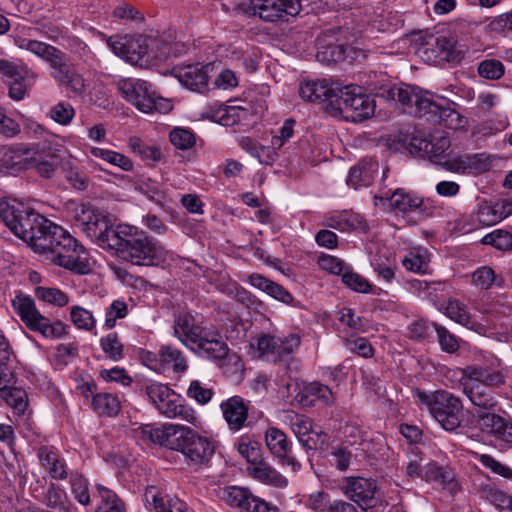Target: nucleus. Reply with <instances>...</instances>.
Segmentation results:
<instances>
[{
	"label": "nucleus",
	"instance_id": "f257e3e1",
	"mask_svg": "<svg viewBox=\"0 0 512 512\" xmlns=\"http://www.w3.org/2000/svg\"><path fill=\"white\" fill-rule=\"evenodd\" d=\"M55 265L85 275L90 272L85 248L61 226L46 219L29 244Z\"/></svg>",
	"mask_w": 512,
	"mask_h": 512
},
{
	"label": "nucleus",
	"instance_id": "f03ea898",
	"mask_svg": "<svg viewBox=\"0 0 512 512\" xmlns=\"http://www.w3.org/2000/svg\"><path fill=\"white\" fill-rule=\"evenodd\" d=\"M142 437L167 449L180 452L189 465H204L214 454L213 442L188 426L166 423L161 426L144 425Z\"/></svg>",
	"mask_w": 512,
	"mask_h": 512
},
{
	"label": "nucleus",
	"instance_id": "7ed1b4c3",
	"mask_svg": "<svg viewBox=\"0 0 512 512\" xmlns=\"http://www.w3.org/2000/svg\"><path fill=\"white\" fill-rule=\"evenodd\" d=\"M110 249L121 259L139 266H159L169 257V251L158 240L129 225H118Z\"/></svg>",
	"mask_w": 512,
	"mask_h": 512
},
{
	"label": "nucleus",
	"instance_id": "20e7f679",
	"mask_svg": "<svg viewBox=\"0 0 512 512\" xmlns=\"http://www.w3.org/2000/svg\"><path fill=\"white\" fill-rule=\"evenodd\" d=\"M500 364V360L493 357L489 364L469 365L463 369V393L474 406L484 411L497 405L491 388L499 387L505 382V377L499 369Z\"/></svg>",
	"mask_w": 512,
	"mask_h": 512
},
{
	"label": "nucleus",
	"instance_id": "39448f33",
	"mask_svg": "<svg viewBox=\"0 0 512 512\" xmlns=\"http://www.w3.org/2000/svg\"><path fill=\"white\" fill-rule=\"evenodd\" d=\"M0 218L14 235L28 244L46 223L44 216L12 198L0 199Z\"/></svg>",
	"mask_w": 512,
	"mask_h": 512
},
{
	"label": "nucleus",
	"instance_id": "423d86ee",
	"mask_svg": "<svg viewBox=\"0 0 512 512\" xmlns=\"http://www.w3.org/2000/svg\"><path fill=\"white\" fill-rule=\"evenodd\" d=\"M73 219L74 225L91 241L102 248H111L118 226L114 228L103 212L89 203H81L75 207Z\"/></svg>",
	"mask_w": 512,
	"mask_h": 512
},
{
	"label": "nucleus",
	"instance_id": "0eeeda50",
	"mask_svg": "<svg viewBox=\"0 0 512 512\" xmlns=\"http://www.w3.org/2000/svg\"><path fill=\"white\" fill-rule=\"evenodd\" d=\"M121 95L143 113L166 114L172 110L169 99L157 94L153 85L145 80L125 78L118 81Z\"/></svg>",
	"mask_w": 512,
	"mask_h": 512
},
{
	"label": "nucleus",
	"instance_id": "6e6552de",
	"mask_svg": "<svg viewBox=\"0 0 512 512\" xmlns=\"http://www.w3.org/2000/svg\"><path fill=\"white\" fill-rule=\"evenodd\" d=\"M374 111L375 101L364 93L362 87L347 85L340 86L338 95L333 100L331 114L357 123L369 119Z\"/></svg>",
	"mask_w": 512,
	"mask_h": 512
},
{
	"label": "nucleus",
	"instance_id": "1a4fd4ad",
	"mask_svg": "<svg viewBox=\"0 0 512 512\" xmlns=\"http://www.w3.org/2000/svg\"><path fill=\"white\" fill-rule=\"evenodd\" d=\"M145 394L155 409L167 418H177L194 423L196 420L193 408L184 404V400L168 385L152 381L145 385Z\"/></svg>",
	"mask_w": 512,
	"mask_h": 512
},
{
	"label": "nucleus",
	"instance_id": "9d476101",
	"mask_svg": "<svg viewBox=\"0 0 512 512\" xmlns=\"http://www.w3.org/2000/svg\"><path fill=\"white\" fill-rule=\"evenodd\" d=\"M417 396L445 430L453 431L460 426L462 404L459 398L447 391H437L433 394L418 392Z\"/></svg>",
	"mask_w": 512,
	"mask_h": 512
},
{
	"label": "nucleus",
	"instance_id": "9b49d317",
	"mask_svg": "<svg viewBox=\"0 0 512 512\" xmlns=\"http://www.w3.org/2000/svg\"><path fill=\"white\" fill-rule=\"evenodd\" d=\"M12 306L29 330L48 339H57L64 334V325L60 321L52 323L42 315L31 297L17 295L12 300Z\"/></svg>",
	"mask_w": 512,
	"mask_h": 512
},
{
	"label": "nucleus",
	"instance_id": "f8f14e48",
	"mask_svg": "<svg viewBox=\"0 0 512 512\" xmlns=\"http://www.w3.org/2000/svg\"><path fill=\"white\" fill-rule=\"evenodd\" d=\"M339 489L344 496L363 511L377 508L383 503L377 480L371 477H344L340 482Z\"/></svg>",
	"mask_w": 512,
	"mask_h": 512
},
{
	"label": "nucleus",
	"instance_id": "ddd939ff",
	"mask_svg": "<svg viewBox=\"0 0 512 512\" xmlns=\"http://www.w3.org/2000/svg\"><path fill=\"white\" fill-rule=\"evenodd\" d=\"M466 49L452 35L431 36L419 49L422 58L429 62L447 61L459 63L465 56Z\"/></svg>",
	"mask_w": 512,
	"mask_h": 512
},
{
	"label": "nucleus",
	"instance_id": "4468645a",
	"mask_svg": "<svg viewBox=\"0 0 512 512\" xmlns=\"http://www.w3.org/2000/svg\"><path fill=\"white\" fill-rule=\"evenodd\" d=\"M265 445L282 468H289L296 474L301 470V463L293 453V444L287 435L277 427H269L264 434Z\"/></svg>",
	"mask_w": 512,
	"mask_h": 512
},
{
	"label": "nucleus",
	"instance_id": "2eb2a0df",
	"mask_svg": "<svg viewBox=\"0 0 512 512\" xmlns=\"http://www.w3.org/2000/svg\"><path fill=\"white\" fill-rule=\"evenodd\" d=\"M386 97L398 101L404 112L423 118L425 110L431 105L432 99L428 92H423L420 88L411 85H400L390 87L386 91Z\"/></svg>",
	"mask_w": 512,
	"mask_h": 512
},
{
	"label": "nucleus",
	"instance_id": "dca6fc26",
	"mask_svg": "<svg viewBox=\"0 0 512 512\" xmlns=\"http://www.w3.org/2000/svg\"><path fill=\"white\" fill-rule=\"evenodd\" d=\"M300 10V0H251L248 8L249 13L269 22L295 16Z\"/></svg>",
	"mask_w": 512,
	"mask_h": 512
},
{
	"label": "nucleus",
	"instance_id": "f3484780",
	"mask_svg": "<svg viewBox=\"0 0 512 512\" xmlns=\"http://www.w3.org/2000/svg\"><path fill=\"white\" fill-rule=\"evenodd\" d=\"M35 148L31 145L15 144L0 146V165L10 174L32 169Z\"/></svg>",
	"mask_w": 512,
	"mask_h": 512
},
{
	"label": "nucleus",
	"instance_id": "a211bd4d",
	"mask_svg": "<svg viewBox=\"0 0 512 512\" xmlns=\"http://www.w3.org/2000/svg\"><path fill=\"white\" fill-rule=\"evenodd\" d=\"M450 140L446 136H430L421 138L413 136L410 140V151L420 157L428 158L432 163L444 168L445 160L450 159L445 152L450 147Z\"/></svg>",
	"mask_w": 512,
	"mask_h": 512
},
{
	"label": "nucleus",
	"instance_id": "6ab92c4d",
	"mask_svg": "<svg viewBox=\"0 0 512 512\" xmlns=\"http://www.w3.org/2000/svg\"><path fill=\"white\" fill-rule=\"evenodd\" d=\"M375 199L383 204L388 203L395 213L407 214L419 211L421 214H426L428 210L427 201L403 188H398L392 193L385 192L379 196H375Z\"/></svg>",
	"mask_w": 512,
	"mask_h": 512
},
{
	"label": "nucleus",
	"instance_id": "aec40b11",
	"mask_svg": "<svg viewBox=\"0 0 512 512\" xmlns=\"http://www.w3.org/2000/svg\"><path fill=\"white\" fill-rule=\"evenodd\" d=\"M491 167L492 159L485 153L460 155L444 162V169L449 172L474 176L489 171Z\"/></svg>",
	"mask_w": 512,
	"mask_h": 512
},
{
	"label": "nucleus",
	"instance_id": "412c9836",
	"mask_svg": "<svg viewBox=\"0 0 512 512\" xmlns=\"http://www.w3.org/2000/svg\"><path fill=\"white\" fill-rule=\"evenodd\" d=\"M340 85L327 79L307 80L300 84L299 94L302 99L310 102H327V110L331 113L333 100L337 97Z\"/></svg>",
	"mask_w": 512,
	"mask_h": 512
},
{
	"label": "nucleus",
	"instance_id": "4be33fe9",
	"mask_svg": "<svg viewBox=\"0 0 512 512\" xmlns=\"http://www.w3.org/2000/svg\"><path fill=\"white\" fill-rule=\"evenodd\" d=\"M142 42L140 36H111L106 38V43L112 52L131 64L138 63L147 54V47Z\"/></svg>",
	"mask_w": 512,
	"mask_h": 512
},
{
	"label": "nucleus",
	"instance_id": "5701e85b",
	"mask_svg": "<svg viewBox=\"0 0 512 512\" xmlns=\"http://www.w3.org/2000/svg\"><path fill=\"white\" fill-rule=\"evenodd\" d=\"M478 428L497 441L512 444V422L488 411L477 413Z\"/></svg>",
	"mask_w": 512,
	"mask_h": 512
},
{
	"label": "nucleus",
	"instance_id": "b1692460",
	"mask_svg": "<svg viewBox=\"0 0 512 512\" xmlns=\"http://www.w3.org/2000/svg\"><path fill=\"white\" fill-rule=\"evenodd\" d=\"M209 65L199 63L176 66L172 69V75L191 91L203 92L208 86Z\"/></svg>",
	"mask_w": 512,
	"mask_h": 512
},
{
	"label": "nucleus",
	"instance_id": "393cba45",
	"mask_svg": "<svg viewBox=\"0 0 512 512\" xmlns=\"http://www.w3.org/2000/svg\"><path fill=\"white\" fill-rule=\"evenodd\" d=\"M144 496L148 505L155 512H194L181 499L164 494L156 486H148Z\"/></svg>",
	"mask_w": 512,
	"mask_h": 512
},
{
	"label": "nucleus",
	"instance_id": "a878e982",
	"mask_svg": "<svg viewBox=\"0 0 512 512\" xmlns=\"http://www.w3.org/2000/svg\"><path fill=\"white\" fill-rule=\"evenodd\" d=\"M206 331L189 313L179 314L174 321V335L186 346L196 345Z\"/></svg>",
	"mask_w": 512,
	"mask_h": 512
},
{
	"label": "nucleus",
	"instance_id": "bb28decb",
	"mask_svg": "<svg viewBox=\"0 0 512 512\" xmlns=\"http://www.w3.org/2000/svg\"><path fill=\"white\" fill-rule=\"evenodd\" d=\"M220 408L229 428L239 431L248 418L249 402L240 396H233L223 401Z\"/></svg>",
	"mask_w": 512,
	"mask_h": 512
},
{
	"label": "nucleus",
	"instance_id": "cd10ccee",
	"mask_svg": "<svg viewBox=\"0 0 512 512\" xmlns=\"http://www.w3.org/2000/svg\"><path fill=\"white\" fill-rule=\"evenodd\" d=\"M324 225L341 232L367 229L364 217L352 210L333 211L327 214Z\"/></svg>",
	"mask_w": 512,
	"mask_h": 512
},
{
	"label": "nucleus",
	"instance_id": "c85d7f7f",
	"mask_svg": "<svg viewBox=\"0 0 512 512\" xmlns=\"http://www.w3.org/2000/svg\"><path fill=\"white\" fill-rule=\"evenodd\" d=\"M423 480L427 483L441 486L442 489L447 490L451 495H455L461 489L454 473L435 462H429L424 465Z\"/></svg>",
	"mask_w": 512,
	"mask_h": 512
},
{
	"label": "nucleus",
	"instance_id": "c756f323",
	"mask_svg": "<svg viewBox=\"0 0 512 512\" xmlns=\"http://www.w3.org/2000/svg\"><path fill=\"white\" fill-rule=\"evenodd\" d=\"M37 456L42 467L55 480H64L68 477L67 465L59 451L52 446H41L37 449Z\"/></svg>",
	"mask_w": 512,
	"mask_h": 512
},
{
	"label": "nucleus",
	"instance_id": "7c9ffc66",
	"mask_svg": "<svg viewBox=\"0 0 512 512\" xmlns=\"http://www.w3.org/2000/svg\"><path fill=\"white\" fill-rule=\"evenodd\" d=\"M423 118L432 124H441L450 129H457L463 123L461 115L456 110L448 104L443 105L433 100L429 108L425 110Z\"/></svg>",
	"mask_w": 512,
	"mask_h": 512
},
{
	"label": "nucleus",
	"instance_id": "2f4dec72",
	"mask_svg": "<svg viewBox=\"0 0 512 512\" xmlns=\"http://www.w3.org/2000/svg\"><path fill=\"white\" fill-rule=\"evenodd\" d=\"M289 426L299 442L307 449H312L317 444L320 434L310 418L305 415L292 413L288 416Z\"/></svg>",
	"mask_w": 512,
	"mask_h": 512
},
{
	"label": "nucleus",
	"instance_id": "473e14b6",
	"mask_svg": "<svg viewBox=\"0 0 512 512\" xmlns=\"http://www.w3.org/2000/svg\"><path fill=\"white\" fill-rule=\"evenodd\" d=\"M379 170V164L371 158L362 159L357 165L349 170L347 185L358 189L371 185Z\"/></svg>",
	"mask_w": 512,
	"mask_h": 512
},
{
	"label": "nucleus",
	"instance_id": "72a5a7b5",
	"mask_svg": "<svg viewBox=\"0 0 512 512\" xmlns=\"http://www.w3.org/2000/svg\"><path fill=\"white\" fill-rule=\"evenodd\" d=\"M246 470L250 477L262 484L278 489H284L288 486V479L265 460L255 466H247Z\"/></svg>",
	"mask_w": 512,
	"mask_h": 512
},
{
	"label": "nucleus",
	"instance_id": "f704fd0d",
	"mask_svg": "<svg viewBox=\"0 0 512 512\" xmlns=\"http://www.w3.org/2000/svg\"><path fill=\"white\" fill-rule=\"evenodd\" d=\"M296 398L303 406L307 407L313 406L317 400L327 406L333 405L335 402L332 390L319 382H310L304 385Z\"/></svg>",
	"mask_w": 512,
	"mask_h": 512
},
{
	"label": "nucleus",
	"instance_id": "c9c22d12",
	"mask_svg": "<svg viewBox=\"0 0 512 512\" xmlns=\"http://www.w3.org/2000/svg\"><path fill=\"white\" fill-rule=\"evenodd\" d=\"M248 283L254 288L265 292L270 297L287 305H295L294 297L282 285L264 277L261 274L253 273L248 277Z\"/></svg>",
	"mask_w": 512,
	"mask_h": 512
},
{
	"label": "nucleus",
	"instance_id": "e433bc0d",
	"mask_svg": "<svg viewBox=\"0 0 512 512\" xmlns=\"http://www.w3.org/2000/svg\"><path fill=\"white\" fill-rule=\"evenodd\" d=\"M198 348L209 358L223 359L228 355V347L217 332L207 330L197 344Z\"/></svg>",
	"mask_w": 512,
	"mask_h": 512
},
{
	"label": "nucleus",
	"instance_id": "4c0bfd02",
	"mask_svg": "<svg viewBox=\"0 0 512 512\" xmlns=\"http://www.w3.org/2000/svg\"><path fill=\"white\" fill-rule=\"evenodd\" d=\"M445 314L455 322L477 332L484 330L483 325L474 320L466 307L456 299H450L445 307Z\"/></svg>",
	"mask_w": 512,
	"mask_h": 512
},
{
	"label": "nucleus",
	"instance_id": "58836bf2",
	"mask_svg": "<svg viewBox=\"0 0 512 512\" xmlns=\"http://www.w3.org/2000/svg\"><path fill=\"white\" fill-rule=\"evenodd\" d=\"M236 447L239 454L246 459L248 466H255L264 460L261 444L248 435L241 436Z\"/></svg>",
	"mask_w": 512,
	"mask_h": 512
},
{
	"label": "nucleus",
	"instance_id": "ea45409f",
	"mask_svg": "<svg viewBox=\"0 0 512 512\" xmlns=\"http://www.w3.org/2000/svg\"><path fill=\"white\" fill-rule=\"evenodd\" d=\"M90 154L109 163L110 165L120 168L123 171L129 172L133 170L134 165L132 160L117 151L100 147H91Z\"/></svg>",
	"mask_w": 512,
	"mask_h": 512
},
{
	"label": "nucleus",
	"instance_id": "a19ab883",
	"mask_svg": "<svg viewBox=\"0 0 512 512\" xmlns=\"http://www.w3.org/2000/svg\"><path fill=\"white\" fill-rule=\"evenodd\" d=\"M96 489L97 495L100 498L97 512H126L124 502L114 491L103 485H97Z\"/></svg>",
	"mask_w": 512,
	"mask_h": 512
},
{
	"label": "nucleus",
	"instance_id": "79ce46f5",
	"mask_svg": "<svg viewBox=\"0 0 512 512\" xmlns=\"http://www.w3.org/2000/svg\"><path fill=\"white\" fill-rule=\"evenodd\" d=\"M15 44L20 49L27 50L46 62H48L59 50L58 48L45 42L29 40L22 37H16Z\"/></svg>",
	"mask_w": 512,
	"mask_h": 512
},
{
	"label": "nucleus",
	"instance_id": "37998d69",
	"mask_svg": "<svg viewBox=\"0 0 512 512\" xmlns=\"http://www.w3.org/2000/svg\"><path fill=\"white\" fill-rule=\"evenodd\" d=\"M92 407L99 415L115 416L120 411V402L111 393H97L93 396Z\"/></svg>",
	"mask_w": 512,
	"mask_h": 512
},
{
	"label": "nucleus",
	"instance_id": "c03bdc74",
	"mask_svg": "<svg viewBox=\"0 0 512 512\" xmlns=\"http://www.w3.org/2000/svg\"><path fill=\"white\" fill-rule=\"evenodd\" d=\"M349 51L350 48L344 44H329L318 48L316 58L323 63H338L348 57Z\"/></svg>",
	"mask_w": 512,
	"mask_h": 512
},
{
	"label": "nucleus",
	"instance_id": "a18cd8bd",
	"mask_svg": "<svg viewBox=\"0 0 512 512\" xmlns=\"http://www.w3.org/2000/svg\"><path fill=\"white\" fill-rule=\"evenodd\" d=\"M159 357L165 365H171L175 372H184L187 369L186 360L182 352L170 345L160 347Z\"/></svg>",
	"mask_w": 512,
	"mask_h": 512
},
{
	"label": "nucleus",
	"instance_id": "49530a36",
	"mask_svg": "<svg viewBox=\"0 0 512 512\" xmlns=\"http://www.w3.org/2000/svg\"><path fill=\"white\" fill-rule=\"evenodd\" d=\"M70 320L78 329L85 331H91L96 326L92 312L79 305L70 308Z\"/></svg>",
	"mask_w": 512,
	"mask_h": 512
},
{
	"label": "nucleus",
	"instance_id": "de8ad7c7",
	"mask_svg": "<svg viewBox=\"0 0 512 512\" xmlns=\"http://www.w3.org/2000/svg\"><path fill=\"white\" fill-rule=\"evenodd\" d=\"M35 295L38 299L58 307L69 303L68 295L58 288L38 286L35 288Z\"/></svg>",
	"mask_w": 512,
	"mask_h": 512
},
{
	"label": "nucleus",
	"instance_id": "09e8293b",
	"mask_svg": "<svg viewBox=\"0 0 512 512\" xmlns=\"http://www.w3.org/2000/svg\"><path fill=\"white\" fill-rule=\"evenodd\" d=\"M8 386L1 390L4 393V400L13 409L14 414L22 415L28 406L27 395L24 390L12 388Z\"/></svg>",
	"mask_w": 512,
	"mask_h": 512
},
{
	"label": "nucleus",
	"instance_id": "8fccbe9b",
	"mask_svg": "<svg viewBox=\"0 0 512 512\" xmlns=\"http://www.w3.org/2000/svg\"><path fill=\"white\" fill-rule=\"evenodd\" d=\"M48 63L53 69L52 76L56 81L62 83L63 81H68L71 77L73 70L70 68L66 61L65 54L61 50H58Z\"/></svg>",
	"mask_w": 512,
	"mask_h": 512
},
{
	"label": "nucleus",
	"instance_id": "3c124183",
	"mask_svg": "<svg viewBox=\"0 0 512 512\" xmlns=\"http://www.w3.org/2000/svg\"><path fill=\"white\" fill-rule=\"evenodd\" d=\"M48 116L56 123L67 126L72 122L75 110L70 103L60 101L50 108Z\"/></svg>",
	"mask_w": 512,
	"mask_h": 512
},
{
	"label": "nucleus",
	"instance_id": "603ef678",
	"mask_svg": "<svg viewBox=\"0 0 512 512\" xmlns=\"http://www.w3.org/2000/svg\"><path fill=\"white\" fill-rule=\"evenodd\" d=\"M11 356L9 343L3 335H0V390H4L11 381V372L7 362Z\"/></svg>",
	"mask_w": 512,
	"mask_h": 512
},
{
	"label": "nucleus",
	"instance_id": "864d4df0",
	"mask_svg": "<svg viewBox=\"0 0 512 512\" xmlns=\"http://www.w3.org/2000/svg\"><path fill=\"white\" fill-rule=\"evenodd\" d=\"M251 495L248 489L233 486L224 491V500L230 506L237 507L244 512Z\"/></svg>",
	"mask_w": 512,
	"mask_h": 512
},
{
	"label": "nucleus",
	"instance_id": "5fc2aeb1",
	"mask_svg": "<svg viewBox=\"0 0 512 512\" xmlns=\"http://www.w3.org/2000/svg\"><path fill=\"white\" fill-rule=\"evenodd\" d=\"M170 142L180 150L191 149L196 142L194 133L187 128L175 127L169 134Z\"/></svg>",
	"mask_w": 512,
	"mask_h": 512
},
{
	"label": "nucleus",
	"instance_id": "6e6d98bb",
	"mask_svg": "<svg viewBox=\"0 0 512 512\" xmlns=\"http://www.w3.org/2000/svg\"><path fill=\"white\" fill-rule=\"evenodd\" d=\"M242 147L252 156L257 157L261 163L271 164L275 160V151L268 147L258 145L250 138L241 140Z\"/></svg>",
	"mask_w": 512,
	"mask_h": 512
},
{
	"label": "nucleus",
	"instance_id": "4d7b16f0",
	"mask_svg": "<svg viewBox=\"0 0 512 512\" xmlns=\"http://www.w3.org/2000/svg\"><path fill=\"white\" fill-rule=\"evenodd\" d=\"M103 352L112 360L119 361L123 358V345L116 333H110L100 339Z\"/></svg>",
	"mask_w": 512,
	"mask_h": 512
},
{
	"label": "nucleus",
	"instance_id": "13d9d810",
	"mask_svg": "<svg viewBox=\"0 0 512 512\" xmlns=\"http://www.w3.org/2000/svg\"><path fill=\"white\" fill-rule=\"evenodd\" d=\"M70 484L72 493L77 501L82 505H89L90 495L87 480L81 474L73 472L70 474Z\"/></svg>",
	"mask_w": 512,
	"mask_h": 512
},
{
	"label": "nucleus",
	"instance_id": "bf43d9fd",
	"mask_svg": "<svg viewBox=\"0 0 512 512\" xmlns=\"http://www.w3.org/2000/svg\"><path fill=\"white\" fill-rule=\"evenodd\" d=\"M505 73V67L500 60L486 59L479 63L478 74L485 79L498 80Z\"/></svg>",
	"mask_w": 512,
	"mask_h": 512
},
{
	"label": "nucleus",
	"instance_id": "052dcab7",
	"mask_svg": "<svg viewBox=\"0 0 512 512\" xmlns=\"http://www.w3.org/2000/svg\"><path fill=\"white\" fill-rule=\"evenodd\" d=\"M128 315V306L123 300H114L105 312V327L112 329L115 327L118 319H123Z\"/></svg>",
	"mask_w": 512,
	"mask_h": 512
},
{
	"label": "nucleus",
	"instance_id": "680f3d73",
	"mask_svg": "<svg viewBox=\"0 0 512 512\" xmlns=\"http://www.w3.org/2000/svg\"><path fill=\"white\" fill-rule=\"evenodd\" d=\"M482 243L491 245L498 250H510L512 249V234L503 230H495L485 235L482 238Z\"/></svg>",
	"mask_w": 512,
	"mask_h": 512
},
{
	"label": "nucleus",
	"instance_id": "e2e57ef3",
	"mask_svg": "<svg viewBox=\"0 0 512 512\" xmlns=\"http://www.w3.org/2000/svg\"><path fill=\"white\" fill-rule=\"evenodd\" d=\"M403 266L416 273H424L428 269V260L425 252L410 251L402 260Z\"/></svg>",
	"mask_w": 512,
	"mask_h": 512
},
{
	"label": "nucleus",
	"instance_id": "0e129e2a",
	"mask_svg": "<svg viewBox=\"0 0 512 512\" xmlns=\"http://www.w3.org/2000/svg\"><path fill=\"white\" fill-rule=\"evenodd\" d=\"M342 282L347 287L359 293H370L371 291L369 282L361 275L354 273L350 267L347 272L343 274Z\"/></svg>",
	"mask_w": 512,
	"mask_h": 512
},
{
	"label": "nucleus",
	"instance_id": "69168bd1",
	"mask_svg": "<svg viewBox=\"0 0 512 512\" xmlns=\"http://www.w3.org/2000/svg\"><path fill=\"white\" fill-rule=\"evenodd\" d=\"M438 336V342L443 351L447 353H454L459 348L458 339L451 334L445 327L433 324Z\"/></svg>",
	"mask_w": 512,
	"mask_h": 512
},
{
	"label": "nucleus",
	"instance_id": "338daca9",
	"mask_svg": "<svg viewBox=\"0 0 512 512\" xmlns=\"http://www.w3.org/2000/svg\"><path fill=\"white\" fill-rule=\"evenodd\" d=\"M278 338L275 336L264 334L258 338V350L260 354L268 360L275 361L277 356Z\"/></svg>",
	"mask_w": 512,
	"mask_h": 512
},
{
	"label": "nucleus",
	"instance_id": "774afa93",
	"mask_svg": "<svg viewBox=\"0 0 512 512\" xmlns=\"http://www.w3.org/2000/svg\"><path fill=\"white\" fill-rule=\"evenodd\" d=\"M307 506L315 512H329L332 502L330 495L324 491H316L309 495Z\"/></svg>",
	"mask_w": 512,
	"mask_h": 512
}]
</instances>
